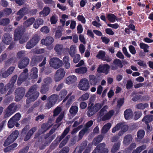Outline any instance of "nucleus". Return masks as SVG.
<instances>
[{"mask_svg":"<svg viewBox=\"0 0 153 153\" xmlns=\"http://www.w3.org/2000/svg\"><path fill=\"white\" fill-rule=\"evenodd\" d=\"M40 39L39 36L38 34L34 35L32 38L27 42L26 45V48L27 49H31L37 45Z\"/></svg>","mask_w":153,"mask_h":153,"instance_id":"1a4fd4ad","label":"nucleus"},{"mask_svg":"<svg viewBox=\"0 0 153 153\" xmlns=\"http://www.w3.org/2000/svg\"><path fill=\"white\" fill-rule=\"evenodd\" d=\"M48 85H42L41 90L40 92L42 94H45L48 91Z\"/></svg>","mask_w":153,"mask_h":153,"instance_id":"3c124183","label":"nucleus"},{"mask_svg":"<svg viewBox=\"0 0 153 153\" xmlns=\"http://www.w3.org/2000/svg\"><path fill=\"white\" fill-rule=\"evenodd\" d=\"M58 99V96L55 94L48 97L47 99V102L45 105L46 108L49 109L54 106L57 102Z\"/></svg>","mask_w":153,"mask_h":153,"instance_id":"39448f33","label":"nucleus"},{"mask_svg":"<svg viewBox=\"0 0 153 153\" xmlns=\"http://www.w3.org/2000/svg\"><path fill=\"white\" fill-rule=\"evenodd\" d=\"M70 128L68 127L66 128L60 136H58L56 140L59 143L67 135L70 131Z\"/></svg>","mask_w":153,"mask_h":153,"instance_id":"4be33fe9","label":"nucleus"},{"mask_svg":"<svg viewBox=\"0 0 153 153\" xmlns=\"http://www.w3.org/2000/svg\"><path fill=\"white\" fill-rule=\"evenodd\" d=\"M120 143L118 142L114 144L111 150V152L112 153H115L120 148Z\"/></svg>","mask_w":153,"mask_h":153,"instance_id":"f704fd0d","label":"nucleus"},{"mask_svg":"<svg viewBox=\"0 0 153 153\" xmlns=\"http://www.w3.org/2000/svg\"><path fill=\"white\" fill-rule=\"evenodd\" d=\"M17 107L13 103H11L7 108V110L14 113L16 111Z\"/></svg>","mask_w":153,"mask_h":153,"instance_id":"a18cd8bd","label":"nucleus"},{"mask_svg":"<svg viewBox=\"0 0 153 153\" xmlns=\"http://www.w3.org/2000/svg\"><path fill=\"white\" fill-rule=\"evenodd\" d=\"M29 62L30 59L28 57L22 58L18 62V66L20 69L24 68L27 66Z\"/></svg>","mask_w":153,"mask_h":153,"instance_id":"2eb2a0df","label":"nucleus"},{"mask_svg":"<svg viewBox=\"0 0 153 153\" xmlns=\"http://www.w3.org/2000/svg\"><path fill=\"white\" fill-rule=\"evenodd\" d=\"M105 55V52L104 51L101 50L99 52L96 57L97 58L102 60L104 59Z\"/></svg>","mask_w":153,"mask_h":153,"instance_id":"49530a36","label":"nucleus"},{"mask_svg":"<svg viewBox=\"0 0 153 153\" xmlns=\"http://www.w3.org/2000/svg\"><path fill=\"white\" fill-rule=\"evenodd\" d=\"M17 78V76L16 75H14L12 77L10 82L7 84L10 88L13 87Z\"/></svg>","mask_w":153,"mask_h":153,"instance_id":"ea45409f","label":"nucleus"},{"mask_svg":"<svg viewBox=\"0 0 153 153\" xmlns=\"http://www.w3.org/2000/svg\"><path fill=\"white\" fill-rule=\"evenodd\" d=\"M111 126V124L110 123H108L105 125L102 129V133L104 134L106 133L110 128Z\"/></svg>","mask_w":153,"mask_h":153,"instance_id":"72a5a7b5","label":"nucleus"},{"mask_svg":"<svg viewBox=\"0 0 153 153\" xmlns=\"http://www.w3.org/2000/svg\"><path fill=\"white\" fill-rule=\"evenodd\" d=\"M19 134V131L17 130L13 131L5 140L3 144L4 146H7L14 142L18 137Z\"/></svg>","mask_w":153,"mask_h":153,"instance_id":"6e6552de","label":"nucleus"},{"mask_svg":"<svg viewBox=\"0 0 153 153\" xmlns=\"http://www.w3.org/2000/svg\"><path fill=\"white\" fill-rule=\"evenodd\" d=\"M37 130V127H34L32 128L28 131L26 133V134L24 138V140L25 141H27L32 136L33 134Z\"/></svg>","mask_w":153,"mask_h":153,"instance_id":"aec40b11","label":"nucleus"},{"mask_svg":"<svg viewBox=\"0 0 153 153\" xmlns=\"http://www.w3.org/2000/svg\"><path fill=\"white\" fill-rule=\"evenodd\" d=\"M35 19L33 17H32L28 19L24 23V24L27 27H29L34 23Z\"/></svg>","mask_w":153,"mask_h":153,"instance_id":"c9c22d12","label":"nucleus"},{"mask_svg":"<svg viewBox=\"0 0 153 153\" xmlns=\"http://www.w3.org/2000/svg\"><path fill=\"white\" fill-rule=\"evenodd\" d=\"M40 31L42 33L45 34L48 33L49 32V30L47 26H44L42 27L40 29Z\"/></svg>","mask_w":153,"mask_h":153,"instance_id":"69168bd1","label":"nucleus"},{"mask_svg":"<svg viewBox=\"0 0 153 153\" xmlns=\"http://www.w3.org/2000/svg\"><path fill=\"white\" fill-rule=\"evenodd\" d=\"M132 111L130 109H126L124 112V115L125 118L126 120L130 119L131 117Z\"/></svg>","mask_w":153,"mask_h":153,"instance_id":"e433bc0d","label":"nucleus"},{"mask_svg":"<svg viewBox=\"0 0 153 153\" xmlns=\"http://www.w3.org/2000/svg\"><path fill=\"white\" fill-rule=\"evenodd\" d=\"M70 150L68 146H65L59 152V153H68Z\"/></svg>","mask_w":153,"mask_h":153,"instance_id":"338daca9","label":"nucleus"},{"mask_svg":"<svg viewBox=\"0 0 153 153\" xmlns=\"http://www.w3.org/2000/svg\"><path fill=\"white\" fill-rule=\"evenodd\" d=\"M50 11V8L46 6L44 8L42 11L40 12L39 13L40 15L43 14L44 16H46L49 14Z\"/></svg>","mask_w":153,"mask_h":153,"instance_id":"4c0bfd02","label":"nucleus"},{"mask_svg":"<svg viewBox=\"0 0 153 153\" xmlns=\"http://www.w3.org/2000/svg\"><path fill=\"white\" fill-rule=\"evenodd\" d=\"M105 144L104 143H100L97 146L92 153H108V150L105 148Z\"/></svg>","mask_w":153,"mask_h":153,"instance_id":"ddd939ff","label":"nucleus"},{"mask_svg":"<svg viewBox=\"0 0 153 153\" xmlns=\"http://www.w3.org/2000/svg\"><path fill=\"white\" fill-rule=\"evenodd\" d=\"M89 97V95L88 93H86L80 97L78 99L79 102L84 101L88 100Z\"/></svg>","mask_w":153,"mask_h":153,"instance_id":"37998d69","label":"nucleus"},{"mask_svg":"<svg viewBox=\"0 0 153 153\" xmlns=\"http://www.w3.org/2000/svg\"><path fill=\"white\" fill-rule=\"evenodd\" d=\"M19 134V131L17 130L13 131L5 140L3 144L4 146H7L14 142L18 137Z\"/></svg>","mask_w":153,"mask_h":153,"instance_id":"0eeeda50","label":"nucleus"},{"mask_svg":"<svg viewBox=\"0 0 153 153\" xmlns=\"http://www.w3.org/2000/svg\"><path fill=\"white\" fill-rule=\"evenodd\" d=\"M21 117V114L19 113H17L11 118L13 119L15 121H18Z\"/></svg>","mask_w":153,"mask_h":153,"instance_id":"603ef678","label":"nucleus"},{"mask_svg":"<svg viewBox=\"0 0 153 153\" xmlns=\"http://www.w3.org/2000/svg\"><path fill=\"white\" fill-rule=\"evenodd\" d=\"M43 60L42 62L39 65V67L44 66L46 63V57L42 55L34 56L31 59L30 65L32 66H35L37 64Z\"/></svg>","mask_w":153,"mask_h":153,"instance_id":"20e7f679","label":"nucleus"},{"mask_svg":"<svg viewBox=\"0 0 153 153\" xmlns=\"http://www.w3.org/2000/svg\"><path fill=\"white\" fill-rule=\"evenodd\" d=\"M61 110V107H56L53 111V116L54 117H56L58 115L60 112Z\"/></svg>","mask_w":153,"mask_h":153,"instance_id":"13d9d810","label":"nucleus"},{"mask_svg":"<svg viewBox=\"0 0 153 153\" xmlns=\"http://www.w3.org/2000/svg\"><path fill=\"white\" fill-rule=\"evenodd\" d=\"M122 126V123H117L115 127L112 129V132L113 133H115L116 131H118L120 128Z\"/></svg>","mask_w":153,"mask_h":153,"instance_id":"09e8293b","label":"nucleus"},{"mask_svg":"<svg viewBox=\"0 0 153 153\" xmlns=\"http://www.w3.org/2000/svg\"><path fill=\"white\" fill-rule=\"evenodd\" d=\"M16 123V121L13 119L10 118L9 120L8 123V127L9 128H12L15 126Z\"/></svg>","mask_w":153,"mask_h":153,"instance_id":"864d4df0","label":"nucleus"},{"mask_svg":"<svg viewBox=\"0 0 153 153\" xmlns=\"http://www.w3.org/2000/svg\"><path fill=\"white\" fill-rule=\"evenodd\" d=\"M102 103H96L94 105L93 103H91L90 106L88 107V111L87 114L88 117H90L96 113L103 106Z\"/></svg>","mask_w":153,"mask_h":153,"instance_id":"7ed1b4c3","label":"nucleus"},{"mask_svg":"<svg viewBox=\"0 0 153 153\" xmlns=\"http://www.w3.org/2000/svg\"><path fill=\"white\" fill-rule=\"evenodd\" d=\"M90 83L93 86L95 85L98 82V79L96 76L94 75H90L89 76Z\"/></svg>","mask_w":153,"mask_h":153,"instance_id":"393cba45","label":"nucleus"},{"mask_svg":"<svg viewBox=\"0 0 153 153\" xmlns=\"http://www.w3.org/2000/svg\"><path fill=\"white\" fill-rule=\"evenodd\" d=\"M25 30V28L23 26L18 27L16 28L14 35V40L17 41L19 40L20 44H23L26 42L28 38L24 35Z\"/></svg>","mask_w":153,"mask_h":153,"instance_id":"f257e3e1","label":"nucleus"},{"mask_svg":"<svg viewBox=\"0 0 153 153\" xmlns=\"http://www.w3.org/2000/svg\"><path fill=\"white\" fill-rule=\"evenodd\" d=\"M48 123H43L41 126V128L44 130L43 132H45L46 130H48L52 126V125H50L48 127Z\"/></svg>","mask_w":153,"mask_h":153,"instance_id":"4d7b16f0","label":"nucleus"},{"mask_svg":"<svg viewBox=\"0 0 153 153\" xmlns=\"http://www.w3.org/2000/svg\"><path fill=\"white\" fill-rule=\"evenodd\" d=\"M30 128V126L29 125H26L23 129L21 132V134L23 135H24L26 134L27 132V131Z\"/></svg>","mask_w":153,"mask_h":153,"instance_id":"e2e57ef3","label":"nucleus"},{"mask_svg":"<svg viewBox=\"0 0 153 153\" xmlns=\"http://www.w3.org/2000/svg\"><path fill=\"white\" fill-rule=\"evenodd\" d=\"M65 74L64 69L60 68L56 71L54 76V80L55 82H58L61 80L64 76Z\"/></svg>","mask_w":153,"mask_h":153,"instance_id":"4468645a","label":"nucleus"},{"mask_svg":"<svg viewBox=\"0 0 153 153\" xmlns=\"http://www.w3.org/2000/svg\"><path fill=\"white\" fill-rule=\"evenodd\" d=\"M49 64L51 66L55 69H57L62 66L63 64L62 60L57 57L53 58L50 60Z\"/></svg>","mask_w":153,"mask_h":153,"instance_id":"9b49d317","label":"nucleus"},{"mask_svg":"<svg viewBox=\"0 0 153 153\" xmlns=\"http://www.w3.org/2000/svg\"><path fill=\"white\" fill-rule=\"evenodd\" d=\"M54 50L57 52L60 53L63 50V46L59 44H57L54 48Z\"/></svg>","mask_w":153,"mask_h":153,"instance_id":"5fc2aeb1","label":"nucleus"},{"mask_svg":"<svg viewBox=\"0 0 153 153\" xmlns=\"http://www.w3.org/2000/svg\"><path fill=\"white\" fill-rule=\"evenodd\" d=\"M124 103V98H122L118 100L117 101V106L120 108L123 105Z\"/></svg>","mask_w":153,"mask_h":153,"instance_id":"680f3d73","label":"nucleus"},{"mask_svg":"<svg viewBox=\"0 0 153 153\" xmlns=\"http://www.w3.org/2000/svg\"><path fill=\"white\" fill-rule=\"evenodd\" d=\"M78 110V106L76 105H72L69 109V112L71 114L75 116L77 113Z\"/></svg>","mask_w":153,"mask_h":153,"instance_id":"58836bf2","label":"nucleus"},{"mask_svg":"<svg viewBox=\"0 0 153 153\" xmlns=\"http://www.w3.org/2000/svg\"><path fill=\"white\" fill-rule=\"evenodd\" d=\"M87 71L86 67H82L76 69V72L79 74H83L85 73Z\"/></svg>","mask_w":153,"mask_h":153,"instance_id":"8fccbe9b","label":"nucleus"},{"mask_svg":"<svg viewBox=\"0 0 153 153\" xmlns=\"http://www.w3.org/2000/svg\"><path fill=\"white\" fill-rule=\"evenodd\" d=\"M28 9L27 7H23L20 9L17 12V14H20V13H21V14H23V16H24L28 13Z\"/></svg>","mask_w":153,"mask_h":153,"instance_id":"de8ad7c7","label":"nucleus"},{"mask_svg":"<svg viewBox=\"0 0 153 153\" xmlns=\"http://www.w3.org/2000/svg\"><path fill=\"white\" fill-rule=\"evenodd\" d=\"M53 41L54 39L53 37L51 36H47L45 39H42L41 42L42 45L48 46L52 44Z\"/></svg>","mask_w":153,"mask_h":153,"instance_id":"6ab92c4d","label":"nucleus"},{"mask_svg":"<svg viewBox=\"0 0 153 153\" xmlns=\"http://www.w3.org/2000/svg\"><path fill=\"white\" fill-rule=\"evenodd\" d=\"M38 69L36 67H33L31 69L30 76L32 79H36L38 76L37 74Z\"/></svg>","mask_w":153,"mask_h":153,"instance_id":"a878e982","label":"nucleus"},{"mask_svg":"<svg viewBox=\"0 0 153 153\" xmlns=\"http://www.w3.org/2000/svg\"><path fill=\"white\" fill-rule=\"evenodd\" d=\"M103 138V137L102 135H98L93 140V144L94 146H97L99 143L102 141Z\"/></svg>","mask_w":153,"mask_h":153,"instance_id":"473e14b6","label":"nucleus"},{"mask_svg":"<svg viewBox=\"0 0 153 153\" xmlns=\"http://www.w3.org/2000/svg\"><path fill=\"white\" fill-rule=\"evenodd\" d=\"M26 79V78L23 77L22 75L19 76L17 80V83L18 85H20L22 82L25 80Z\"/></svg>","mask_w":153,"mask_h":153,"instance_id":"0e129e2a","label":"nucleus"},{"mask_svg":"<svg viewBox=\"0 0 153 153\" xmlns=\"http://www.w3.org/2000/svg\"><path fill=\"white\" fill-rule=\"evenodd\" d=\"M10 22V19L8 18H5L2 19L0 23L1 25L4 26L8 25Z\"/></svg>","mask_w":153,"mask_h":153,"instance_id":"bf43d9fd","label":"nucleus"},{"mask_svg":"<svg viewBox=\"0 0 153 153\" xmlns=\"http://www.w3.org/2000/svg\"><path fill=\"white\" fill-rule=\"evenodd\" d=\"M145 134V131L143 129L138 130L137 133V137L135 138V140L138 142L140 141L143 138Z\"/></svg>","mask_w":153,"mask_h":153,"instance_id":"b1692460","label":"nucleus"},{"mask_svg":"<svg viewBox=\"0 0 153 153\" xmlns=\"http://www.w3.org/2000/svg\"><path fill=\"white\" fill-rule=\"evenodd\" d=\"M123 66L121 61L119 59H116L114 60L111 67L112 70H115L117 69L118 67L122 68Z\"/></svg>","mask_w":153,"mask_h":153,"instance_id":"f3484780","label":"nucleus"},{"mask_svg":"<svg viewBox=\"0 0 153 153\" xmlns=\"http://www.w3.org/2000/svg\"><path fill=\"white\" fill-rule=\"evenodd\" d=\"M87 141L85 140L81 143L79 150V153H81L85 149L87 145Z\"/></svg>","mask_w":153,"mask_h":153,"instance_id":"a19ab883","label":"nucleus"},{"mask_svg":"<svg viewBox=\"0 0 153 153\" xmlns=\"http://www.w3.org/2000/svg\"><path fill=\"white\" fill-rule=\"evenodd\" d=\"M13 39L12 35L8 33H5L2 39V41L6 44L9 45Z\"/></svg>","mask_w":153,"mask_h":153,"instance_id":"a211bd4d","label":"nucleus"},{"mask_svg":"<svg viewBox=\"0 0 153 153\" xmlns=\"http://www.w3.org/2000/svg\"><path fill=\"white\" fill-rule=\"evenodd\" d=\"M153 120V115H146L142 120L143 122L145 123H148L152 122Z\"/></svg>","mask_w":153,"mask_h":153,"instance_id":"c756f323","label":"nucleus"},{"mask_svg":"<svg viewBox=\"0 0 153 153\" xmlns=\"http://www.w3.org/2000/svg\"><path fill=\"white\" fill-rule=\"evenodd\" d=\"M149 106V104L147 103L144 104L140 103L136 105V108L137 109L143 110L145 108L148 107Z\"/></svg>","mask_w":153,"mask_h":153,"instance_id":"79ce46f5","label":"nucleus"},{"mask_svg":"<svg viewBox=\"0 0 153 153\" xmlns=\"http://www.w3.org/2000/svg\"><path fill=\"white\" fill-rule=\"evenodd\" d=\"M77 80L76 77L74 76H70L66 79V82L68 84L73 83L75 82Z\"/></svg>","mask_w":153,"mask_h":153,"instance_id":"2f4dec72","label":"nucleus"},{"mask_svg":"<svg viewBox=\"0 0 153 153\" xmlns=\"http://www.w3.org/2000/svg\"><path fill=\"white\" fill-rule=\"evenodd\" d=\"M107 17L110 22H114L116 19L118 21V20L116 19V16L113 14H108L107 15Z\"/></svg>","mask_w":153,"mask_h":153,"instance_id":"c03bdc74","label":"nucleus"},{"mask_svg":"<svg viewBox=\"0 0 153 153\" xmlns=\"http://www.w3.org/2000/svg\"><path fill=\"white\" fill-rule=\"evenodd\" d=\"M39 94V92L37 91V88L36 85L31 86L25 95V97L28 98L26 100L27 104H29L31 102L37 100Z\"/></svg>","mask_w":153,"mask_h":153,"instance_id":"f03ea898","label":"nucleus"},{"mask_svg":"<svg viewBox=\"0 0 153 153\" xmlns=\"http://www.w3.org/2000/svg\"><path fill=\"white\" fill-rule=\"evenodd\" d=\"M146 146L145 145H142L141 146L138 147L136 150L137 153H140L142 151L146 149Z\"/></svg>","mask_w":153,"mask_h":153,"instance_id":"052dcab7","label":"nucleus"},{"mask_svg":"<svg viewBox=\"0 0 153 153\" xmlns=\"http://www.w3.org/2000/svg\"><path fill=\"white\" fill-rule=\"evenodd\" d=\"M10 88L8 85L7 84L5 86L3 83H0V94H4L6 91Z\"/></svg>","mask_w":153,"mask_h":153,"instance_id":"c85d7f7f","label":"nucleus"},{"mask_svg":"<svg viewBox=\"0 0 153 153\" xmlns=\"http://www.w3.org/2000/svg\"><path fill=\"white\" fill-rule=\"evenodd\" d=\"M58 99V96L55 94L48 97L47 99V102L45 105L46 108L49 109L54 106L57 102Z\"/></svg>","mask_w":153,"mask_h":153,"instance_id":"423d86ee","label":"nucleus"},{"mask_svg":"<svg viewBox=\"0 0 153 153\" xmlns=\"http://www.w3.org/2000/svg\"><path fill=\"white\" fill-rule=\"evenodd\" d=\"M43 20L41 18H38L35 20L34 22L33 27L35 29H38L40 25H43Z\"/></svg>","mask_w":153,"mask_h":153,"instance_id":"cd10ccee","label":"nucleus"},{"mask_svg":"<svg viewBox=\"0 0 153 153\" xmlns=\"http://www.w3.org/2000/svg\"><path fill=\"white\" fill-rule=\"evenodd\" d=\"M67 91L65 89H63L60 92L59 94L60 97L62 99H63L65 98L63 100V102L65 101L71 94V93H70L65 97V96L67 94Z\"/></svg>","mask_w":153,"mask_h":153,"instance_id":"412c9836","label":"nucleus"},{"mask_svg":"<svg viewBox=\"0 0 153 153\" xmlns=\"http://www.w3.org/2000/svg\"><path fill=\"white\" fill-rule=\"evenodd\" d=\"M110 68V66L107 64L100 65L97 68V72L98 73H103L106 75L108 73Z\"/></svg>","mask_w":153,"mask_h":153,"instance_id":"dca6fc26","label":"nucleus"},{"mask_svg":"<svg viewBox=\"0 0 153 153\" xmlns=\"http://www.w3.org/2000/svg\"><path fill=\"white\" fill-rule=\"evenodd\" d=\"M87 131V129L86 128H83L79 132L78 136L79 140H81Z\"/></svg>","mask_w":153,"mask_h":153,"instance_id":"6e6d98bb","label":"nucleus"},{"mask_svg":"<svg viewBox=\"0 0 153 153\" xmlns=\"http://www.w3.org/2000/svg\"><path fill=\"white\" fill-rule=\"evenodd\" d=\"M132 140V137L130 134H127L124 137L123 143L126 145H128L130 144Z\"/></svg>","mask_w":153,"mask_h":153,"instance_id":"bb28decb","label":"nucleus"},{"mask_svg":"<svg viewBox=\"0 0 153 153\" xmlns=\"http://www.w3.org/2000/svg\"><path fill=\"white\" fill-rule=\"evenodd\" d=\"M134 119L135 120H137L139 119L142 115V113L140 111H136L134 113Z\"/></svg>","mask_w":153,"mask_h":153,"instance_id":"774afa93","label":"nucleus"},{"mask_svg":"<svg viewBox=\"0 0 153 153\" xmlns=\"http://www.w3.org/2000/svg\"><path fill=\"white\" fill-rule=\"evenodd\" d=\"M25 89L22 87L17 88L15 91V100L18 102L22 98L25 94Z\"/></svg>","mask_w":153,"mask_h":153,"instance_id":"9d476101","label":"nucleus"},{"mask_svg":"<svg viewBox=\"0 0 153 153\" xmlns=\"http://www.w3.org/2000/svg\"><path fill=\"white\" fill-rule=\"evenodd\" d=\"M78 87L80 90L84 91H87L90 87L88 80L86 78L81 79Z\"/></svg>","mask_w":153,"mask_h":153,"instance_id":"f8f14e48","label":"nucleus"},{"mask_svg":"<svg viewBox=\"0 0 153 153\" xmlns=\"http://www.w3.org/2000/svg\"><path fill=\"white\" fill-rule=\"evenodd\" d=\"M15 69L14 67H10L7 71L2 73V76L4 78H6L12 74Z\"/></svg>","mask_w":153,"mask_h":153,"instance_id":"5701e85b","label":"nucleus"},{"mask_svg":"<svg viewBox=\"0 0 153 153\" xmlns=\"http://www.w3.org/2000/svg\"><path fill=\"white\" fill-rule=\"evenodd\" d=\"M63 65L65 68L67 69H69L70 66L69 61V58L68 56H65L63 58Z\"/></svg>","mask_w":153,"mask_h":153,"instance_id":"7c9ffc66","label":"nucleus"}]
</instances>
